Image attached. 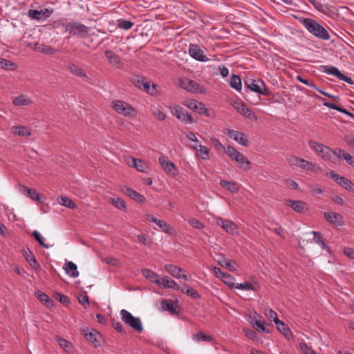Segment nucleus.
I'll return each instance as SVG.
<instances>
[{
  "label": "nucleus",
  "mask_w": 354,
  "mask_h": 354,
  "mask_svg": "<svg viewBox=\"0 0 354 354\" xmlns=\"http://www.w3.org/2000/svg\"><path fill=\"white\" fill-rule=\"evenodd\" d=\"M337 183L346 190H348L354 194V183L348 178L341 176L340 178H339Z\"/></svg>",
  "instance_id": "nucleus-33"
},
{
  "label": "nucleus",
  "mask_w": 354,
  "mask_h": 354,
  "mask_svg": "<svg viewBox=\"0 0 354 354\" xmlns=\"http://www.w3.org/2000/svg\"><path fill=\"white\" fill-rule=\"evenodd\" d=\"M243 331L248 338L252 340H256L257 339V335L254 330L248 328H243Z\"/></svg>",
  "instance_id": "nucleus-58"
},
{
  "label": "nucleus",
  "mask_w": 354,
  "mask_h": 354,
  "mask_svg": "<svg viewBox=\"0 0 354 354\" xmlns=\"http://www.w3.org/2000/svg\"><path fill=\"white\" fill-rule=\"evenodd\" d=\"M244 83L245 87L249 88L251 91H254L263 95H268L265 84L261 80H255L253 79H248L247 80H245Z\"/></svg>",
  "instance_id": "nucleus-12"
},
{
  "label": "nucleus",
  "mask_w": 354,
  "mask_h": 354,
  "mask_svg": "<svg viewBox=\"0 0 354 354\" xmlns=\"http://www.w3.org/2000/svg\"><path fill=\"white\" fill-rule=\"evenodd\" d=\"M299 348L303 354H317L316 352L304 342L299 343Z\"/></svg>",
  "instance_id": "nucleus-53"
},
{
  "label": "nucleus",
  "mask_w": 354,
  "mask_h": 354,
  "mask_svg": "<svg viewBox=\"0 0 354 354\" xmlns=\"http://www.w3.org/2000/svg\"><path fill=\"white\" fill-rule=\"evenodd\" d=\"M133 26H134V23L131 21L126 20V19H118V27L120 29L128 30L131 29Z\"/></svg>",
  "instance_id": "nucleus-46"
},
{
  "label": "nucleus",
  "mask_w": 354,
  "mask_h": 354,
  "mask_svg": "<svg viewBox=\"0 0 354 354\" xmlns=\"http://www.w3.org/2000/svg\"><path fill=\"white\" fill-rule=\"evenodd\" d=\"M19 191L23 194L30 197L33 201H40V196L35 189H30L26 186H21Z\"/></svg>",
  "instance_id": "nucleus-30"
},
{
  "label": "nucleus",
  "mask_w": 354,
  "mask_h": 354,
  "mask_svg": "<svg viewBox=\"0 0 354 354\" xmlns=\"http://www.w3.org/2000/svg\"><path fill=\"white\" fill-rule=\"evenodd\" d=\"M230 85L237 91H241L242 88L241 77L237 75H232L230 80Z\"/></svg>",
  "instance_id": "nucleus-36"
},
{
  "label": "nucleus",
  "mask_w": 354,
  "mask_h": 354,
  "mask_svg": "<svg viewBox=\"0 0 354 354\" xmlns=\"http://www.w3.org/2000/svg\"><path fill=\"white\" fill-rule=\"evenodd\" d=\"M347 153V152L340 148H335L333 149V157L334 158V156H335L338 160H344Z\"/></svg>",
  "instance_id": "nucleus-52"
},
{
  "label": "nucleus",
  "mask_w": 354,
  "mask_h": 354,
  "mask_svg": "<svg viewBox=\"0 0 354 354\" xmlns=\"http://www.w3.org/2000/svg\"><path fill=\"white\" fill-rule=\"evenodd\" d=\"M57 342H58V344L60 346V347H62L63 349H64L66 351H68L67 349L70 345V343L68 341H67L65 339L59 337L57 339Z\"/></svg>",
  "instance_id": "nucleus-64"
},
{
  "label": "nucleus",
  "mask_w": 354,
  "mask_h": 354,
  "mask_svg": "<svg viewBox=\"0 0 354 354\" xmlns=\"http://www.w3.org/2000/svg\"><path fill=\"white\" fill-rule=\"evenodd\" d=\"M260 318V315L257 313V312L254 311L250 313L248 316V321L252 326L254 323Z\"/></svg>",
  "instance_id": "nucleus-63"
},
{
  "label": "nucleus",
  "mask_w": 354,
  "mask_h": 354,
  "mask_svg": "<svg viewBox=\"0 0 354 354\" xmlns=\"http://www.w3.org/2000/svg\"><path fill=\"white\" fill-rule=\"evenodd\" d=\"M59 203L63 206H65L70 209H75L76 208L75 203L71 200L69 198L66 196H60L58 198Z\"/></svg>",
  "instance_id": "nucleus-41"
},
{
  "label": "nucleus",
  "mask_w": 354,
  "mask_h": 354,
  "mask_svg": "<svg viewBox=\"0 0 354 354\" xmlns=\"http://www.w3.org/2000/svg\"><path fill=\"white\" fill-rule=\"evenodd\" d=\"M308 146L324 161L336 162L335 158L333 157V149L313 140L308 141Z\"/></svg>",
  "instance_id": "nucleus-2"
},
{
  "label": "nucleus",
  "mask_w": 354,
  "mask_h": 354,
  "mask_svg": "<svg viewBox=\"0 0 354 354\" xmlns=\"http://www.w3.org/2000/svg\"><path fill=\"white\" fill-rule=\"evenodd\" d=\"M188 223L194 227L196 228V229H198V230H202L204 228V225L203 223H202L201 222H200L199 221L196 220V219H194V218H191V219H189L188 220Z\"/></svg>",
  "instance_id": "nucleus-62"
},
{
  "label": "nucleus",
  "mask_w": 354,
  "mask_h": 354,
  "mask_svg": "<svg viewBox=\"0 0 354 354\" xmlns=\"http://www.w3.org/2000/svg\"><path fill=\"white\" fill-rule=\"evenodd\" d=\"M312 234H313V241L324 250H328V247L326 245L325 242L322 240L321 234L316 231H313Z\"/></svg>",
  "instance_id": "nucleus-43"
},
{
  "label": "nucleus",
  "mask_w": 354,
  "mask_h": 354,
  "mask_svg": "<svg viewBox=\"0 0 354 354\" xmlns=\"http://www.w3.org/2000/svg\"><path fill=\"white\" fill-rule=\"evenodd\" d=\"M301 22L308 31L316 37L323 40H328L330 39V35L328 31L314 19L304 18L301 20Z\"/></svg>",
  "instance_id": "nucleus-1"
},
{
  "label": "nucleus",
  "mask_w": 354,
  "mask_h": 354,
  "mask_svg": "<svg viewBox=\"0 0 354 354\" xmlns=\"http://www.w3.org/2000/svg\"><path fill=\"white\" fill-rule=\"evenodd\" d=\"M82 335L86 339L91 342L95 347L100 346V342L96 337V333L91 331L88 328H84L81 331Z\"/></svg>",
  "instance_id": "nucleus-27"
},
{
  "label": "nucleus",
  "mask_w": 354,
  "mask_h": 354,
  "mask_svg": "<svg viewBox=\"0 0 354 354\" xmlns=\"http://www.w3.org/2000/svg\"><path fill=\"white\" fill-rule=\"evenodd\" d=\"M13 133L20 136H29L30 131L24 126H16L12 127Z\"/></svg>",
  "instance_id": "nucleus-40"
},
{
  "label": "nucleus",
  "mask_w": 354,
  "mask_h": 354,
  "mask_svg": "<svg viewBox=\"0 0 354 354\" xmlns=\"http://www.w3.org/2000/svg\"><path fill=\"white\" fill-rule=\"evenodd\" d=\"M142 275L148 279L151 283H156L157 286L160 284V281L161 278L160 276L151 270L147 268H142L141 270Z\"/></svg>",
  "instance_id": "nucleus-25"
},
{
  "label": "nucleus",
  "mask_w": 354,
  "mask_h": 354,
  "mask_svg": "<svg viewBox=\"0 0 354 354\" xmlns=\"http://www.w3.org/2000/svg\"><path fill=\"white\" fill-rule=\"evenodd\" d=\"M220 185L232 194L237 193L239 190V186L235 182L221 180Z\"/></svg>",
  "instance_id": "nucleus-31"
},
{
  "label": "nucleus",
  "mask_w": 354,
  "mask_h": 354,
  "mask_svg": "<svg viewBox=\"0 0 354 354\" xmlns=\"http://www.w3.org/2000/svg\"><path fill=\"white\" fill-rule=\"evenodd\" d=\"M37 298L40 301L44 303L48 306H50V304L52 303V301L50 300L49 297L46 294L41 291H39L37 292Z\"/></svg>",
  "instance_id": "nucleus-56"
},
{
  "label": "nucleus",
  "mask_w": 354,
  "mask_h": 354,
  "mask_svg": "<svg viewBox=\"0 0 354 354\" xmlns=\"http://www.w3.org/2000/svg\"><path fill=\"white\" fill-rule=\"evenodd\" d=\"M308 1L313 6L315 9L319 12L326 13L329 10L328 6L327 5H324L317 0H308Z\"/></svg>",
  "instance_id": "nucleus-45"
},
{
  "label": "nucleus",
  "mask_w": 354,
  "mask_h": 354,
  "mask_svg": "<svg viewBox=\"0 0 354 354\" xmlns=\"http://www.w3.org/2000/svg\"><path fill=\"white\" fill-rule=\"evenodd\" d=\"M218 263L223 267L227 268L231 271H235L237 269L236 263L228 259H222L218 261Z\"/></svg>",
  "instance_id": "nucleus-38"
},
{
  "label": "nucleus",
  "mask_w": 354,
  "mask_h": 354,
  "mask_svg": "<svg viewBox=\"0 0 354 354\" xmlns=\"http://www.w3.org/2000/svg\"><path fill=\"white\" fill-rule=\"evenodd\" d=\"M68 69L74 75L81 77H87L86 73L80 67L75 64H71L68 66Z\"/></svg>",
  "instance_id": "nucleus-44"
},
{
  "label": "nucleus",
  "mask_w": 354,
  "mask_h": 354,
  "mask_svg": "<svg viewBox=\"0 0 354 354\" xmlns=\"http://www.w3.org/2000/svg\"><path fill=\"white\" fill-rule=\"evenodd\" d=\"M322 68L324 73L328 75L335 76L338 80L344 81L349 84H353L352 79L342 74L337 67L327 65L324 66Z\"/></svg>",
  "instance_id": "nucleus-17"
},
{
  "label": "nucleus",
  "mask_w": 354,
  "mask_h": 354,
  "mask_svg": "<svg viewBox=\"0 0 354 354\" xmlns=\"http://www.w3.org/2000/svg\"><path fill=\"white\" fill-rule=\"evenodd\" d=\"M109 201L116 208L121 210H126L127 205L124 201L120 198H109Z\"/></svg>",
  "instance_id": "nucleus-37"
},
{
  "label": "nucleus",
  "mask_w": 354,
  "mask_h": 354,
  "mask_svg": "<svg viewBox=\"0 0 354 354\" xmlns=\"http://www.w3.org/2000/svg\"><path fill=\"white\" fill-rule=\"evenodd\" d=\"M264 315L267 318L272 319L274 323L275 321L277 322V320H279L277 313L271 308L265 309Z\"/></svg>",
  "instance_id": "nucleus-54"
},
{
  "label": "nucleus",
  "mask_w": 354,
  "mask_h": 354,
  "mask_svg": "<svg viewBox=\"0 0 354 354\" xmlns=\"http://www.w3.org/2000/svg\"><path fill=\"white\" fill-rule=\"evenodd\" d=\"M275 325L277 328L286 337L287 339L290 340L292 338V332L283 322L281 320L275 321Z\"/></svg>",
  "instance_id": "nucleus-28"
},
{
  "label": "nucleus",
  "mask_w": 354,
  "mask_h": 354,
  "mask_svg": "<svg viewBox=\"0 0 354 354\" xmlns=\"http://www.w3.org/2000/svg\"><path fill=\"white\" fill-rule=\"evenodd\" d=\"M25 258L31 267L37 270H40V266L39 263L37 261L35 257L32 254V253L30 251L28 252V253L27 252H26Z\"/></svg>",
  "instance_id": "nucleus-39"
},
{
  "label": "nucleus",
  "mask_w": 354,
  "mask_h": 354,
  "mask_svg": "<svg viewBox=\"0 0 354 354\" xmlns=\"http://www.w3.org/2000/svg\"><path fill=\"white\" fill-rule=\"evenodd\" d=\"M194 111L198 113L200 115H204L205 116H209V113L208 109L205 107V105L201 102H198L196 105Z\"/></svg>",
  "instance_id": "nucleus-47"
},
{
  "label": "nucleus",
  "mask_w": 354,
  "mask_h": 354,
  "mask_svg": "<svg viewBox=\"0 0 354 354\" xmlns=\"http://www.w3.org/2000/svg\"><path fill=\"white\" fill-rule=\"evenodd\" d=\"M216 223L221 227L227 234L234 236L238 234V227L235 223L230 220L225 219L220 216L214 218Z\"/></svg>",
  "instance_id": "nucleus-8"
},
{
  "label": "nucleus",
  "mask_w": 354,
  "mask_h": 354,
  "mask_svg": "<svg viewBox=\"0 0 354 354\" xmlns=\"http://www.w3.org/2000/svg\"><path fill=\"white\" fill-rule=\"evenodd\" d=\"M65 31L68 32L71 36L84 37L88 34V28L82 24L73 22L66 25Z\"/></svg>",
  "instance_id": "nucleus-7"
},
{
  "label": "nucleus",
  "mask_w": 354,
  "mask_h": 354,
  "mask_svg": "<svg viewBox=\"0 0 354 354\" xmlns=\"http://www.w3.org/2000/svg\"><path fill=\"white\" fill-rule=\"evenodd\" d=\"M179 84L183 89L186 90L188 92L198 93L201 94L205 93V89L201 86L199 84L187 77L180 79Z\"/></svg>",
  "instance_id": "nucleus-9"
},
{
  "label": "nucleus",
  "mask_w": 354,
  "mask_h": 354,
  "mask_svg": "<svg viewBox=\"0 0 354 354\" xmlns=\"http://www.w3.org/2000/svg\"><path fill=\"white\" fill-rule=\"evenodd\" d=\"M212 143L213 144L214 148L217 151L224 150L226 148L224 145L221 144L219 140L215 137H212L210 138Z\"/></svg>",
  "instance_id": "nucleus-59"
},
{
  "label": "nucleus",
  "mask_w": 354,
  "mask_h": 354,
  "mask_svg": "<svg viewBox=\"0 0 354 354\" xmlns=\"http://www.w3.org/2000/svg\"><path fill=\"white\" fill-rule=\"evenodd\" d=\"M66 273L70 277L76 278L79 276V272L76 264L72 261H69L66 264L64 267Z\"/></svg>",
  "instance_id": "nucleus-34"
},
{
  "label": "nucleus",
  "mask_w": 354,
  "mask_h": 354,
  "mask_svg": "<svg viewBox=\"0 0 354 354\" xmlns=\"http://www.w3.org/2000/svg\"><path fill=\"white\" fill-rule=\"evenodd\" d=\"M225 153H227L232 160H234L241 169L245 171H248L251 169L252 164L250 161L234 147L231 146L226 147Z\"/></svg>",
  "instance_id": "nucleus-3"
},
{
  "label": "nucleus",
  "mask_w": 354,
  "mask_h": 354,
  "mask_svg": "<svg viewBox=\"0 0 354 354\" xmlns=\"http://www.w3.org/2000/svg\"><path fill=\"white\" fill-rule=\"evenodd\" d=\"M12 103L15 106H26L31 103V100L26 95H21L15 97L12 100Z\"/></svg>",
  "instance_id": "nucleus-35"
},
{
  "label": "nucleus",
  "mask_w": 354,
  "mask_h": 354,
  "mask_svg": "<svg viewBox=\"0 0 354 354\" xmlns=\"http://www.w3.org/2000/svg\"><path fill=\"white\" fill-rule=\"evenodd\" d=\"M186 288L185 292H186V294L187 295H189V296H190V297H192V298H194V299L199 298L200 295H199L198 292L196 290H194L192 288H189L187 286H185L184 288Z\"/></svg>",
  "instance_id": "nucleus-60"
},
{
  "label": "nucleus",
  "mask_w": 354,
  "mask_h": 354,
  "mask_svg": "<svg viewBox=\"0 0 354 354\" xmlns=\"http://www.w3.org/2000/svg\"><path fill=\"white\" fill-rule=\"evenodd\" d=\"M162 306L165 310L169 311L171 313H174L176 310L174 304L167 300H164L162 302Z\"/></svg>",
  "instance_id": "nucleus-61"
},
{
  "label": "nucleus",
  "mask_w": 354,
  "mask_h": 354,
  "mask_svg": "<svg viewBox=\"0 0 354 354\" xmlns=\"http://www.w3.org/2000/svg\"><path fill=\"white\" fill-rule=\"evenodd\" d=\"M192 147L196 151V156L202 160H207L209 158V149L201 144H194Z\"/></svg>",
  "instance_id": "nucleus-23"
},
{
  "label": "nucleus",
  "mask_w": 354,
  "mask_h": 354,
  "mask_svg": "<svg viewBox=\"0 0 354 354\" xmlns=\"http://www.w3.org/2000/svg\"><path fill=\"white\" fill-rule=\"evenodd\" d=\"M35 49L39 50V52L49 55H53L55 53V50L50 46L40 44L37 43L35 44Z\"/></svg>",
  "instance_id": "nucleus-42"
},
{
  "label": "nucleus",
  "mask_w": 354,
  "mask_h": 354,
  "mask_svg": "<svg viewBox=\"0 0 354 354\" xmlns=\"http://www.w3.org/2000/svg\"><path fill=\"white\" fill-rule=\"evenodd\" d=\"M324 218L330 223L341 226L343 225V217L341 214L335 212H326L324 213Z\"/></svg>",
  "instance_id": "nucleus-24"
},
{
  "label": "nucleus",
  "mask_w": 354,
  "mask_h": 354,
  "mask_svg": "<svg viewBox=\"0 0 354 354\" xmlns=\"http://www.w3.org/2000/svg\"><path fill=\"white\" fill-rule=\"evenodd\" d=\"M221 279L231 288H234V285H236V283L234 281V278L230 274L225 273L221 276Z\"/></svg>",
  "instance_id": "nucleus-48"
},
{
  "label": "nucleus",
  "mask_w": 354,
  "mask_h": 354,
  "mask_svg": "<svg viewBox=\"0 0 354 354\" xmlns=\"http://www.w3.org/2000/svg\"><path fill=\"white\" fill-rule=\"evenodd\" d=\"M169 110L171 113L176 117L179 120L185 124H191L193 122V118L190 113L185 111L179 105L170 106Z\"/></svg>",
  "instance_id": "nucleus-10"
},
{
  "label": "nucleus",
  "mask_w": 354,
  "mask_h": 354,
  "mask_svg": "<svg viewBox=\"0 0 354 354\" xmlns=\"http://www.w3.org/2000/svg\"><path fill=\"white\" fill-rule=\"evenodd\" d=\"M165 270L172 277L176 279H183L185 281H188V277L185 274H181L183 270L174 265L172 264H165L164 266Z\"/></svg>",
  "instance_id": "nucleus-20"
},
{
  "label": "nucleus",
  "mask_w": 354,
  "mask_h": 354,
  "mask_svg": "<svg viewBox=\"0 0 354 354\" xmlns=\"http://www.w3.org/2000/svg\"><path fill=\"white\" fill-rule=\"evenodd\" d=\"M32 235L34 236L35 240L39 242V243L45 248H49L50 246L46 245L44 241V238L41 236L40 233L37 230L32 232Z\"/></svg>",
  "instance_id": "nucleus-57"
},
{
  "label": "nucleus",
  "mask_w": 354,
  "mask_h": 354,
  "mask_svg": "<svg viewBox=\"0 0 354 354\" xmlns=\"http://www.w3.org/2000/svg\"><path fill=\"white\" fill-rule=\"evenodd\" d=\"M227 135L231 139L235 140L241 145L244 147H247L248 145V139L245 133L236 130L228 129Z\"/></svg>",
  "instance_id": "nucleus-19"
},
{
  "label": "nucleus",
  "mask_w": 354,
  "mask_h": 354,
  "mask_svg": "<svg viewBox=\"0 0 354 354\" xmlns=\"http://www.w3.org/2000/svg\"><path fill=\"white\" fill-rule=\"evenodd\" d=\"M120 315L122 321L136 331L140 333L143 330V326L139 317H133L131 313L125 309L120 310Z\"/></svg>",
  "instance_id": "nucleus-5"
},
{
  "label": "nucleus",
  "mask_w": 354,
  "mask_h": 354,
  "mask_svg": "<svg viewBox=\"0 0 354 354\" xmlns=\"http://www.w3.org/2000/svg\"><path fill=\"white\" fill-rule=\"evenodd\" d=\"M146 218L147 221L156 224L158 227V228H155L156 230H160L169 236L176 235V230L169 223L156 218L151 214H147Z\"/></svg>",
  "instance_id": "nucleus-6"
},
{
  "label": "nucleus",
  "mask_w": 354,
  "mask_h": 354,
  "mask_svg": "<svg viewBox=\"0 0 354 354\" xmlns=\"http://www.w3.org/2000/svg\"><path fill=\"white\" fill-rule=\"evenodd\" d=\"M194 339L197 342H202V341L210 342L212 339L211 336L207 335L202 332H199V333L195 334L194 335Z\"/></svg>",
  "instance_id": "nucleus-55"
},
{
  "label": "nucleus",
  "mask_w": 354,
  "mask_h": 354,
  "mask_svg": "<svg viewBox=\"0 0 354 354\" xmlns=\"http://www.w3.org/2000/svg\"><path fill=\"white\" fill-rule=\"evenodd\" d=\"M234 287L235 289H240L243 290H255L254 286L252 285V283L250 282H245V283H236V285H234Z\"/></svg>",
  "instance_id": "nucleus-49"
},
{
  "label": "nucleus",
  "mask_w": 354,
  "mask_h": 354,
  "mask_svg": "<svg viewBox=\"0 0 354 354\" xmlns=\"http://www.w3.org/2000/svg\"><path fill=\"white\" fill-rule=\"evenodd\" d=\"M122 191L128 196L131 198L133 200L136 201V202L144 203L146 201L145 197L139 194L138 192L127 187H123L122 188Z\"/></svg>",
  "instance_id": "nucleus-22"
},
{
  "label": "nucleus",
  "mask_w": 354,
  "mask_h": 354,
  "mask_svg": "<svg viewBox=\"0 0 354 354\" xmlns=\"http://www.w3.org/2000/svg\"><path fill=\"white\" fill-rule=\"evenodd\" d=\"M53 12V9L44 8L41 10L30 9L28 11V17L32 19L42 21L48 18Z\"/></svg>",
  "instance_id": "nucleus-18"
},
{
  "label": "nucleus",
  "mask_w": 354,
  "mask_h": 354,
  "mask_svg": "<svg viewBox=\"0 0 354 354\" xmlns=\"http://www.w3.org/2000/svg\"><path fill=\"white\" fill-rule=\"evenodd\" d=\"M203 46L198 44H190L188 48V53L191 57L201 62H207L209 59L205 54Z\"/></svg>",
  "instance_id": "nucleus-11"
},
{
  "label": "nucleus",
  "mask_w": 354,
  "mask_h": 354,
  "mask_svg": "<svg viewBox=\"0 0 354 354\" xmlns=\"http://www.w3.org/2000/svg\"><path fill=\"white\" fill-rule=\"evenodd\" d=\"M252 326L254 328H255V329L257 330V332L259 333H270V330H268L265 326H264V322L258 319V321L255 322L254 323V325H252Z\"/></svg>",
  "instance_id": "nucleus-51"
},
{
  "label": "nucleus",
  "mask_w": 354,
  "mask_h": 354,
  "mask_svg": "<svg viewBox=\"0 0 354 354\" xmlns=\"http://www.w3.org/2000/svg\"><path fill=\"white\" fill-rule=\"evenodd\" d=\"M159 163L164 171L171 177H176L178 174V171L176 165L172 162L168 157L160 156L158 158Z\"/></svg>",
  "instance_id": "nucleus-14"
},
{
  "label": "nucleus",
  "mask_w": 354,
  "mask_h": 354,
  "mask_svg": "<svg viewBox=\"0 0 354 354\" xmlns=\"http://www.w3.org/2000/svg\"><path fill=\"white\" fill-rule=\"evenodd\" d=\"M160 283V284L158 286L162 288H171L176 290L180 289V286L174 280L169 279L167 276L161 277Z\"/></svg>",
  "instance_id": "nucleus-26"
},
{
  "label": "nucleus",
  "mask_w": 354,
  "mask_h": 354,
  "mask_svg": "<svg viewBox=\"0 0 354 354\" xmlns=\"http://www.w3.org/2000/svg\"><path fill=\"white\" fill-rule=\"evenodd\" d=\"M133 81L138 88L147 92L148 94L151 95H156L157 94L156 84H153L151 87L150 82L140 77L134 78Z\"/></svg>",
  "instance_id": "nucleus-15"
},
{
  "label": "nucleus",
  "mask_w": 354,
  "mask_h": 354,
  "mask_svg": "<svg viewBox=\"0 0 354 354\" xmlns=\"http://www.w3.org/2000/svg\"><path fill=\"white\" fill-rule=\"evenodd\" d=\"M0 67L2 68L9 69V70H15L17 68V66L15 63L6 60L5 59L0 58Z\"/></svg>",
  "instance_id": "nucleus-50"
},
{
  "label": "nucleus",
  "mask_w": 354,
  "mask_h": 354,
  "mask_svg": "<svg viewBox=\"0 0 354 354\" xmlns=\"http://www.w3.org/2000/svg\"><path fill=\"white\" fill-rule=\"evenodd\" d=\"M104 55L107 59L109 60V62L111 65L116 67H120L121 59L118 55H117L110 50H105Z\"/></svg>",
  "instance_id": "nucleus-29"
},
{
  "label": "nucleus",
  "mask_w": 354,
  "mask_h": 354,
  "mask_svg": "<svg viewBox=\"0 0 354 354\" xmlns=\"http://www.w3.org/2000/svg\"><path fill=\"white\" fill-rule=\"evenodd\" d=\"M126 163L142 173H147L149 169V165L142 159L135 158L130 156L124 157Z\"/></svg>",
  "instance_id": "nucleus-16"
},
{
  "label": "nucleus",
  "mask_w": 354,
  "mask_h": 354,
  "mask_svg": "<svg viewBox=\"0 0 354 354\" xmlns=\"http://www.w3.org/2000/svg\"><path fill=\"white\" fill-rule=\"evenodd\" d=\"M286 203L297 213L302 214L308 211V206L306 203L301 201L288 199L286 200Z\"/></svg>",
  "instance_id": "nucleus-21"
},
{
  "label": "nucleus",
  "mask_w": 354,
  "mask_h": 354,
  "mask_svg": "<svg viewBox=\"0 0 354 354\" xmlns=\"http://www.w3.org/2000/svg\"><path fill=\"white\" fill-rule=\"evenodd\" d=\"M233 108L240 114L252 121H257L258 118L247 105L241 102H234L232 104Z\"/></svg>",
  "instance_id": "nucleus-13"
},
{
  "label": "nucleus",
  "mask_w": 354,
  "mask_h": 354,
  "mask_svg": "<svg viewBox=\"0 0 354 354\" xmlns=\"http://www.w3.org/2000/svg\"><path fill=\"white\" fill-rule=\"evenodd\" d=\"M300 162L301 163L300 165V168L303 169L314 172H317L322 170V168L313 162L302 159V161H300Z\"/></svg>",
  "instance_id": "nucleus-32"
},
{
  "label": "nucleus",
  "mask_w": 354,
  "mask_h": 354,
  "mask_svg": "<svg viewBox=\"0 0 354 354\" xmlns=\"http://www.w3.org/2000/svg\"><path fill=\"white\" fill-rule=\"evenodd\" d=\"M112 107L118 114L131 118H134L138 113L137 110L134 107L122 100H114L112 102Z\"/></svg>",
  "instance_id": "nucleus-4"
}]
</instances>
